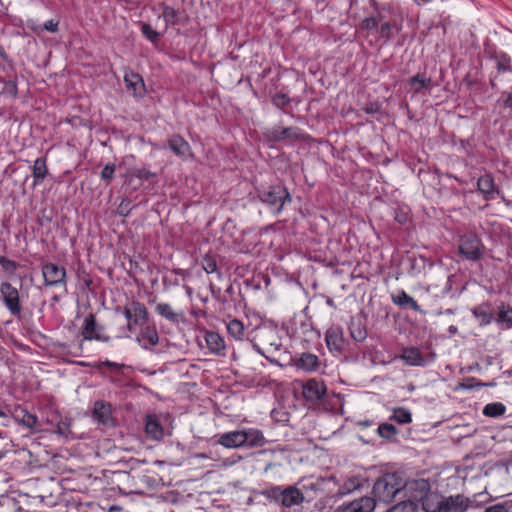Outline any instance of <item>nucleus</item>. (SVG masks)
Segmentation results:
<instances>
[{
  "label": "nucleus",
  "instance_id": "obj_1",
  "mask_svg": "<svg viewBox=\"0 0 512 512\" xmlns=\"http://www.w3.org/2000/svg\"><path fill=\"white\" fill-rule=\"evenodd\" d=\"M402 492V480L396 474H386L379 478L373 486L374 500L390 503Z\"/></svg>",
  "mask_w": 512,
  "mask_h": 512
},
{
  "label": "nucleus",
  "instance_id": "obj_2",
  "mask_svg": "<svg viewBox=\"0 0 512 512\" xmlns=\"http://www.w3.org/2000/svg\"><path fill=\"white\" fill-rule=\"evenodd\" d=\"M265 494L285 508L300 505L305 499L304 494L295 486H288L284 489L278 486L272 487L266 490Z\"/></svg>",
  "mask_w": 512,
  "mask_h": 512
},
{
  "label": "nucleus",
  "instance_id": "obj_3",
  "mask_svg": "<svg viewBox=\"0 0 512 512\" xmlns=\"http://www.w3.org/2000/svg\"><path fill=\"white\" fill-rule=\"evenodd\" d=\"M261 200L271 207L275 208V212L279 213L286 200H290L289 193L283 187L276 186L265 190L260 195Z\"/></svg>",
  "mask_w": 512,
  "mask_h": 512
},
{
  "label": "nucleus",
  "instance_id": "obj_4",
  "mask_svg": "<svg viewBox=\"0 0 512 512\" xmlns=\"http://www.w3.org/2000/svg\"><path fill=\"white\" fill-rule=\"evenodd\" d=\"M124 315L128 320L127 328L129 331H132L136 325L145 324L148 320V312L145 306L135 301L124 308Z\"/></svg>",
  "mask_w": 512,
  "mask_h": 512
},
{
  "label": "nucleus",
  "instance_id": "obj_5",
  "mask_svg": "<svg viewBox=\"0 0 512 512\" xmlns=\"http://www.w3.org/2000/svg\"><path fill=\"white\" fill-rule=\"evenodd\" d=\"M402 491L409 493V498L420 502L430 495V484L425 479L412 480L402 483Z\"/></svg>",
  "mask_w": 512,
  "mask_h": 512
},
{
  "label": "nucleus",
  "instance_id": "obj_6",
  "mask_svg": "<svg viewBox=\"0 0 512 512\" xmlns=\"http://www.w3.org/2000/svg\"><path fill=\"white\" fill-rule=\"evenodd\" d=\"M0 292L4 299L6 307L13 315H18L21 312L18 290L10 283L4 282L1 284Z\"/></svg>",
  "mask_w": 512,
  "mask_h": 512
},
{
  "label": "nucleus",
  "instance_id": "obj_7",
  "mask_svg": "<svg viewBox=\"0 0 512 512\" xmlns=\"http://www.w3.org/2000/svg\"><path fill=\"white\" fill-rule=\"evenodd\" d=\"M103 330V327L97 325L93 314H89L85 318V324L82 330L84 339L108 342L110 338L103 334Z\"/></svg>",
  "mask_w": 512,
  "mask_h": 512
},
{
  "label": "nucleus",
  "instance_id": "obj_8",
  "mask_svg": "<svg viewBox=\"0 0 512 512\" xmlns=\"http://www.w3.org/2000/svg\"><path fill=\"white\" fill-rule=\"evenodd\" d=\"M42 274L46 285H57L64 282L65 269L62 266L53 263H47L42 268Z\"/></svg>",
  "mask_w": 512,
  "mask_h": 512
},
{
  "label": "nucleus",
  "instance_id": "obj_9",
  "mask_svg": "<svg viewBox=\"0 0 512 512\" xmlns=\"http://www.w3.org/2000/svg\"><path fill=\"white\" fill-rule=\"evenodd\" d=\"M326 386L323 382L311 379L303 385V396L307 401L317 402L324 396Z\"/></svg>",
  "mask_w": 512,
  "mask_h": 512
},
{
  "label": "nucleus",
  "instance_id": "obj_10",
  "mask_svg": "<svg viewBox=\"0 0 512 512\" xmlns=\"http://www.w3.org/2000/svg\"><path fill=\"white\" fill-rule=\"evenodd\" d=\"M13 419L21 424L22 426L35 430L37 428L38 420L36 415L29 413L26 409L20 405L15 406L11 411Z\"/></svg>",
  "mask_w": 512,
  "mask_h": 512
},
{
  "label": "nucleus",
  "instance_id": "obj_11",
  "mask_svg": "<svg viewBox=\"0 0 512 512\" xmlns=\"http://www.w3.org/2000/svg\"><path fill=\"white\" fill-rule=\"evenodd\" d=\"M93 417L103 426H113L114 419L112 417L111 405L103 401H97L93 409Z\"/></svg>",
  "mask_w": 512,
  "mask_h": 512
},
{
  "label": "nucleus",
  "instance_id": "obj_12",
  "mask_svg": "<svg viewBox=\"0 0 512 512\" xmlns=\"http://www.w3.org/2000/svg\"><path fill=\"white\" fill-rule=\"evenodd\" d=\"M479 247V240L473 233L465 234L460 239L459 252L461 256H479Z\"/></svg>",
  "mask_w": 512,
  "mask_h": 512
},
{
  "label": "nucleus",
  "instance_id": "obj_13",
  "mask_svg": "<svg viewBox=\"0 0 512 512\" xmlns=\"http://www.w3.org/2000/svg\"><path fill=\"white\" fill-rule=\"evenodd\" d=\"M167 144L170 150L180 158L192 156L189 143L181 136L173 135L167 140Z\"/></svg>",
  "mask_w": 512,
  "mask_h": 512
},
{
  "label": "nucleus",
  "instance_id": "obj_14",
  "mask_svg": "<svg viewBox=\"0 0 512 512\" xmlns=\"http://www.w3.org/2000/svg\"><path fill=\"white\" fill-rule=\"evenodd\" d=\"M127 90L132 91L134 96L141 97L145 93V84L141 76L134 72H127L124 76Z\"/></svg>",
  "mask_w": 512,
  "mask_h": 512
},
{
  "label": "nucleus",
  "instance_id": "obj_15",
  "mask_svg": "<svg viewBox=\"0 0 512 512\" xmlns=\"http://www.w3.org/2000/svg\"><path fill=\"white\" fill-rule=\"evenodd\" d=\"M477 189L485 200H493L496 197L497 190L493 178L489 174L481 176L477 181Z\"/></svg>",
  "mask_w": 512,
  "mask_h": 512
},
{
  "label": "nucleus",
  "instance_id": "obj_16",
  "mask_svg": "<svg viewBox=\"0 0 512 512\" xmlns=\"http://www.w3.org/2000/svg\"><path fill=\"white\" fill-rule=\"evenodd\" d=\"M374 508V499L370 497H362L349 503L340 512H373Z\"/></svg>",
  "mask_w": 512,
  "mask_h": 512
},
{
  "label": "nucleus",
  "instance_id": "obj_17",
  "mask_svg": "<svg viewBox=\"0 0 512 512\" xmlns=\"http://www.w3.org/2000/svg\"><path fill=\"white\" fill-rule=\"evenodd\" d=\"M244 431H233L220 436L219 443L226 448H236L245 445Z\"/></svg>",
  "mask_w": 512,
  "mask_h": 512
},
{
  "label": "nucleus",
  "instance_id": "obj_18",
  "mask_svg": "<svg viewBox=\"0 0 512 512\" xmlns=\"http://www.w3.org/2000/svg\"><path fill=\"white\" fill-rule=\"evenodd\" d=\"M326 343L332 351H341L344 345V338L340 329H329L326 333Z\"/></svg>",
  "mask_w": 512,
  "mask_h": 512
},
{
  "label": "nucleus",
  "instance_id": "obj_19",
  "mask_svg": "<svg viewBox=\"0 0 512 512\" xmlns=\"http://www.w3.org/2000/svg\"><path fill=\"white\" fill-rule=\"evenodd\" d=\"M410 91L420 93L431 86V79L422 74L411 77L408 81Z\"/></svg>",
  "mask_w": 512,
  "mask_h": 512
},
{
  "label": "nucleus",
  "instance_id": "obj_20",
  "mask_svg": "<svg viewBox=\"0 0 512 512\" xmlns=\"http://www.w3.org/2000/svg\"><path fill=\"white\" fill-rule=\"evenodd\" d=\"M269 136L271 139L275 141H282L285 139L297 138L299 136V132L298 129L292 127H276L271 130Z\"/></svg>",
  "mask_w": 512,
  "mask_h": 512
},
{
  "label": "nucleus",
  "instance_id": "obj_21",
  "mask_svg": "<svg viewBox=\"0 0 512 512\" xmlns=\"http://www.w3.org/2000/svg\"><path fill=\"white\" fill-rule=\"evenodd\" d=\"M47 172H48V169H47L45 159L37 158L33 164L34 184L37 185V184L41 183L44 180V178L46 177Z\"/></svg>",
  "mask_w": 512,
  "mask_h": 512
},
{
  "label": "nucleus",
  "instance_id": "obj_22",
  "mask_svg": "<svg viewBox=\"0 0 512 512\" xmlns=\"http://www.w3.org/2000/svg\"><path fill=\"white\" fill-rule=\"evenodd\" d=\"M156 311L167 320L177 323L181 318V313L175 312L169 304L159 303Z\"/></svg>",
  "mask_w": 512,
  "mask_h": 512
},
{
  "label": "nucleus",
  "instance_id": "obj_23",
  "mask_svg": "<svg viewBox=\"0 0 512 512\" xmlns=\"http://www.w3.org/2000/svg\"><path fill=\"white\" fill-rule=\"evenodd\" d=\"M244 436L246 438L245 445L247 446L258 447L265 443V438L259 430L244 431Z\"/></svg>",
  "mask_w": 512,
  "mask_h": 512
},
{
  "label": "nucleus",
  "instance_id": "obj_24",
  "mask_svg": "<svg viewBox=\"0 0 512 512\" xmlns=\"http://www.w3.org/2000/svg\"><path fill=\"white\" fill-rule=\"evenodd\" d=\"M146 433L154 439H159L163 435L162 427L157 419L148 416L145 425Z\"/></svg>",
  "mask_w": 512,
  "mask_h": 512
},
{
  "label": "nucleus",
  "instance_id": "obj_25",
  "mask_svg": "<svg viewBox=\"0 0 512 512\" xmlns=\"http://www.w3.org/2000/svg\"><path fill=\"white\" fill-rule=\"evenodd\" d=\"M420 502L426 512H441V499L437 495L430 494Z\"/></svg>",
  "mask_w": 512,
  "mask_h": 512
},
{
  "label": "nucleus",
  "instance_id": "obj_26",
  "mask_svg": "<svg viewBox=\"0 0 512 512\" xmlns=\"http://www.w3.org/2000/svg\"><path fill=\"white\" fill-rule=\"evenodd\" d=\"M205 340L208 348L212 352H219L224 349V341L220 337V335L216 332H207L205 336Z\"/></svg>",
  "mask_w": 512,
  "mask_h": 512
},
{
  "label": "nucleus",
  "instance_id": "obj_27",
  "mask_svg": "<svg viewBox=\"0 0 512 512\" xmlns=\"http://www.w3.org/2000/svg\"><path fill=\"white\" fill-rule=\"evenodd\" d=\"M393 302L400 306H409L415 311H420V307L417 302L404 291H401L397 296L392 297Z\"/></svg>",
  "mask_w": 512,
  "mask_h": 512
},
{
  "label": "nucleus",
  "instance_id": "obj_28",
  "mask_svg": "<svg viewBox=\"0 0 512 512\" xmlns=\"http://www.w3.org/2000/svg\"><path fill=\"white\" fill-rule=\"evenodd\" d=\"M402 358L410 365H420L423 362L421 353L417 348L404 349Z\"/></svg>",
  "mask_w": 512,
  "mask_h": 512
},
{
  "label": "nucleus",
  "instance_id": "obj_29",
  "mask_svg": "<svg viewBox=\"0 0 512 512\" xmlns=\"http://www.w3.org/2000/svg\"><path fill=\"white\" fill-rule=\"evenodd\" d=\"M227 330L236 340H241L244 336V325L237 319H233L228 323Z\"/></svg>",
  "mask_w": 512,
  "mask_h": 512
},
{
  "label": "nucleus",
  "instance_id": "obj_30",
  "mask_svg": "<svg viewBox=\"0 0 512 512\" xmlns=\"http://www.w3.org/2000/svg\"><path fill=\"white\" fill-rule=\"evenodd\" d=\"M138 341H147L150 345L154 346L159 342V336L156 329L146 327L141 331L140 336L137 338Z\"/></svg>",
  "mask_w": 512,
  "mask_h": 512
},
{
  "label": "nucleus",
  "instance_id": "obj_31",
  "mask_svg": "<svg viewBox=\"0 0 512 512\" xmlns=\"http://www.w3.org/2000/svg\"><path fill=\"white\" fill-rule=\"evenodd\" d=\"M318 365V357L314 354L304 353L299 360V366L305 370H314Z\"/></svg>",
  "mask_w": 512,
  "mask_h": 512
},
{
  "label": "nucleus",
  "instance_id": "obj_32",
  "mask_svg": "<svg viewBox=\"0 0 512 512\" xmlns=\"http://www.w3.org/2000/svg\"><path fill=\"white\" fill-rule=\"evenodd\" d=\"M506 408L502 403H490L483 409V414L488 417H498L505 413Z\"/></svg>",
  "mask_w": 512,
  "mask_h": 512
},
{
  "label": "nucleus",
  "instance_id": "obj_33",
  "mask_svg": "<svg viewBox=\"0 0 512 512\" xmlns=\"http://www.w3.org/2000/svg\"><path fill=\"white\" fill-rule=\"evenodd\" d=\"M377 432L382 438H385L387 440H392L397 434L395 426L390 423L380 424L377 429Z\"/></svg>",
  "mask_w": 512,
  "mask_h": 512
},
{
  "label": "nucleus",
  "instance_id": "obj_34",
  "mask_svg": "<svg viewBox=\"0 0 512 512\" xmlns=\"http://www.w3.org/2000/svg\"><path fill=\"white\" fill-rule=\"evenodd\" d=\"M418 503V501L409 498L407 501L399 502L393 509L399 512H417Z\"/></svg>",
  "mask_w": 512,
  "mask_h": 512
},
{
  "label": "nucleus",
  "instance_id": "obj_35",
  "mask_svg": "<svg viewBox=\"0 0 512 512\" xmlns=\"http://www.w3.org/2000/svg\"><path fill=\"white\" fill-rule=\"evenodd\" d=\"M161 17L164 19L166 25H175L178 12L173 7L164 6Z\"/></svg>",
  "mask_w": 512,
  "mask_h": 512
},
{
  "label": "nucleus",
  "instance_id": "obj_36",
  "mask_svg": "<svg viewBox=\"0 0 512 512\" xmlns=\"http://www.w3.org/2000/svg\"><path fill=\"white\" fill-rule=\"evenodd\" d=\"M392 419L400 424L410 423L412 420L411 413L403 408H397L394 410Z\"/></svg>",
  "mask_w": 512,
  "mask_h": 512
},
{
  "label": "nucleus",
  "instance_id": "obj_37",
  "mask_svg": "<svg viewBox=\"0 0 512 512\" xmlns=\"http://www.w3.org/2000/svg\"><path fill=\"white\" fill-rule=\"evenodd\" d=\"M351 337L356 341H363L367 336V331L360 324H352L350 327Z\"/></svg>",
  "mask_w": 512,
  "mask_h": 512
},
{
  "label": "nucleus",
  "instance_id": "obj_38",
  "mask_svg": "<svg viewBox=\"0 0 512 512\" xmlns=\"http://www.w3.org/2000/svg\"><path fill=\"white\" fill-rule=\"evenodd\" d=\"M141 31L145 38L151 42H156L160 37V34L146 23L142 24Z\"/></svg>",
  "mask_w": 512,
  "mask_h": 512
},
{
  "label": "nucleus",
  "instance_id": "obj_39",
  "mask_svg": "<svg viewBox=\"0 0 512 512\" xmlns=\"http://www.w3.org/2000/svg\"><path fill=\"white\" fill-rule=\"evenodd\" d=\"M132 176H135L140 180L149 181L151 179H154L156 177V174L143 167L133 170Z\"/></svg>",
  "mask_w": 512,
  "mask_h": 512
},
{
  "label": "nucleus",
  "instance_id": "obj_40",
  "mask_svg": "<svg viewBox=\"0 0 512 512\" xmlns=\"http://www.w3.org/2000/svg\"><path fill=\"white\" fill-rule=\"evenodd\" d=\"M0 264L4 270L10 273L14 272L17 267V264L9 258H0Z\"/></svg>",
  "mask_w": 512,
  "mask_h": 512
},
{
  "label": "nucleus",
  "instance_id": "obj_41",
  "mask_svg": "<svg viewBox=\"0 0 512 512\" xmlns=\"http://www.w3.org/2000/svg\"><path fill=\"white\" fill-rule=\"evenodd\" d=\"M202 266L207 273H213L217 269V264L214 258H204Z\"/></svg>",
  "mask_w": 512,
  "mask_h": 512
},
{
  "label": "nucleus",
  "instance_id": "obj_42",
  "mask_svg": "<svg viewBox=\"0 0 512 512\" xmlns=\"http://www.w3.org/2000/svg\"><path fill=\"white\" fill-rule=\"evenodd\" d=\"M114 172V165H106L101 171V178L103 180L110 181L113 178Z\"/></svg>",
  "mask_w": 512,
  "mask_h": 512
},
{
  "label": "nucleus",
  "instance_id": "obj_43",
  "mask_svg": "<svg viewBox=\"0 0 512 512\" xmlns=\"http://www.w3.org/2000/svg\"><path fill=\"white\" fill-rule=\"evenodd\" d=\"M361 26L363 29L373 30V29L377 28L378 21L374 17H368L362 21Z\"/></svg>",
  "mask_w": 512,
  "mask_h": 512
},
{
  "label": "nucleus",
  "instance_id": "obj_44",
  "mask_svg": "<svg viewBox=\"0 0 512 512\" xmlns=\"http://www.w3.org/2000/svg\"><path fill=\"white\" fill-rule=\"evenodd\" d=\"M392 33V26L388 22H384L380 25L379 34L382 38L388 39L390 38Z\"/></svg>",
  "mask_w": 512,
  "mask_h": 512
},
{
  "label": "nucleus",
  "instance_id": "obj_45",
  "mask_svg": "<svg viewBox=\"0 0 512 512\" xmlns=\"http://www.w3.org/2000/svg\"><path fill=\"white\" fill-rule=\"evenodd\" d=\"M273 103L277 107H284L289 103V98L285 94H277L273 98Z\"/></svg>",
  "mask_w": 512,
  "mask_h": 512
},
{
  "label": "nucleus",
  "instance_id": "obj_46",
  "mask_svg": "<svg viewBox=\"0 0 512 512\" xmlns=\"http://www.w3.org/2000/svg\"><path fill=\"white\" fill-rule=\"evenodd\" d=\"M69 426H70V423L69 422H66V421H60L58 424H57V430L56 432L61 435V436H67L69 434Z\"/></svg>",
  "mask_w": 512,
  "mask_h": 512
},
{
  "label": "nucleus",
  "instance_id": "obj_47",
  "mask_svg": "<svg viewBox=\"0 0 512 512\" xmlns=\"http://www.w3.org/2000/svg\"><path fill=\"white\" fill-rule=\"evenodd\" d=\"M499 320L512 325V309L501 310L499 312Z\"/></svg>",
  "mask_w": 512,
  "mask_h": 512
},
{
  "label": "nucleus",
  "instance_id": "obj_48",
  "mask_svg": "<svg viewBox=\"0 0 512 512\" xmlns=\"http://www.w3.org/2000/svg\"><path fill=\"white\" fill-rule=\"evenodd\" d=\"M44 29L49 32H56L58 29V22L54 20H48L44 24Z\"/></svg>",
  "mask_w": 512,
  "mask_h": 512
},
{
  "label": "nucleus",
  "instance_id": "obj_49",
  "mask_svg": "<svg viewBox=\"0 0 512 512\" xmlns=\"http://www.w3.org/2000/svg\"><path fill=\"white\" fill-rule=\"evenodd\" d=\"M506 107H512V91H510L507 95V98L504 101Z\"/></svg>",
  "mask_w": 512,
  "mask_h": 512
},
{
  "label": "nucleus",
  "instance_id": "obj_50",
  "mask_svg": "<svg viewBox=\"0 0 512 512\" xmlns=\"http://www.w3.org/2000/svg\"><path fill=\"white\" fill-rule=\"evenodd\" d=\"M104 365H106L108 367H118V364H116L114 362H109V361L104 362Z\"/></svg>",
  "mask_w": 512,
  "mask_h": 512
},
{
  "label": "nucleus",
  "instance_id": "obj_51",
  "mask_svg": "<svg viewBox=\"0 0 512 512\" xmlns=\"http://www.w3.org/2000/svg\"><path fill=\"white\" fill-rule=\"evenodd\" d=\"M128 263H129V271L131 272L132 271V266H133L132 258H128Z\"/></svg>",
  "mask_w": 512,
  "mask_h": 512
},
{
  "label": "nucleus",
  "instance_id": "obj_52",
  "mask_svg": "<svg viewBox=\"0 0 512 512\" xmlns=\"http://www.w3.org/2000/svg\"><path fill=\"white\" fill-rule=\"evenodd\" d=\"M8 86L9 88H11L12 90H16V85L12 82L8 83Z\"/></svg>",
  "mask_w": 512,
  "mask_h": 512
},
{
  "label": "nucleus",
  "instance_id": "obj_53",
  "mask_svg": "<svg viewBox=\"0 0 512 512\" xmlns=\"http://www.w3.org/2000/svg\"><path fill=\"white\" fill-rule=\"evenodd\" d=\"M449 331H450L451 333H455V332L457 331V328H456V327H454V326H450Z\"/></svg>",
  "mask_w": 512,
  "mask_h": 512
},
{
  "label": "nucleus",
  "instance_id": "obj_54",
  "mask_svg": "<svg viewBox=\"0 0 512 512\" xmlns=\"http://www.w3.org/2000/svg\"><path fill=\"white\" fill-rule=\"evenodd\" d=\"M0 417H6V413L0 410Z\"/></svg>",
  "mask_w": 512,
  "mask_h": 512
},
{
  "label": "nucleus",
  "instance_id": "obj_55",
  "mask_svg": "<svg viewBox=\"0 0 512 512\" xmlns=\"http://www.w3.org/2000/svg\"><path fill=\"white\" fill-rule=\"evenodd\" d=\"M483 383H477L476 386H483Z\"/></svg>",
  "mask_w": 512,
  "mask_h": 512
},
{
  "label": "nucleus",
  "instance_id": "obj_56",
  "mask_svg": "<svg viewBox=\"0 0 512 512\" xmlns=\"http://www.w3.org/2000/svg\"><path fill=\"white\" fill-rule=\"evenodd\" d=\"M122 266H123L125 269H127L126 264H125L124 262L122 263Z\"/></svg>",
  "mask_w": 512,
  "mask_h": 512
}]
</instances>
